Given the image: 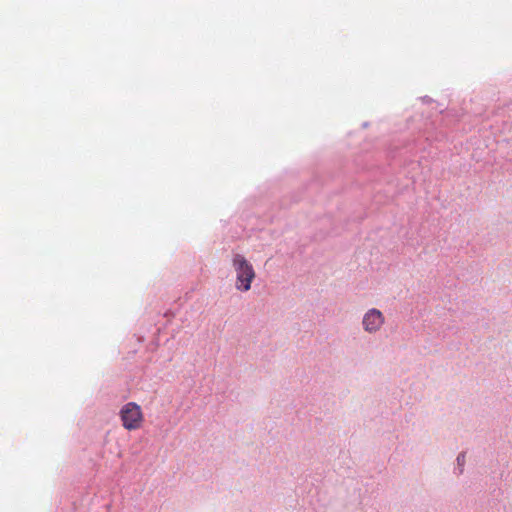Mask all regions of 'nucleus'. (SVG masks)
Instances as JSON below:
<instances>
[{"label": "nucleus", "mask_w": 512, "mask_h": 512, "mask_svg": "<svg viewBox=\"0 0 512 512\" xmlns=\"http://www.w3.org/2000/svg\"><path fill=\"white\" fill-rule=\"evenodd\" d=\"M232 264L236 272V288L240 291H248L256 274L251 263L241 254H235Z\"/></svg>", "instance_id": "1"}, {"label": "nucleus", "mask_w": 512, "mask_h": 512, "mask_svg": "<svg viewBox=\"0 0 512 512\" xmlns=\"http://www.w3.org/2000/svg\"><path fill=\"white\" fill-rule=\"evenodd\" d=\"M120 418L125 429H139L144 420L141 407L135 402L125 404L120 410Z\"/></svg>", "instance_id": "2"}, {"label": "nucleus", "mask_w": 512, "mask_h": 512, "mask_svg": "<svg viewBox=\"0 0 512 512\" xmlns=\"http://www.w3.org/2000/svg\"><path fill=\"white\" fill-rule=\"evenodd\" d=\"M385 321L384 315L378 309L368 310L363 317L362 325L366 332L376 333L381 329Z\"/></svg>", "instance_id": "3"}, {"label": "nucleus", "mask_w": 512, "mask_h": 512, "mask_svg": "<svg viewBox=\"0 0 512 512\" xmlns=\"http://www.w3.org/2000/svg\"><path fill=\"white\" fill-rule=\"evenodd\" d=\"M457 463H458V466L460 467V472H462L463 471V466L465 464V454L464 453H461V454L458 455Z\"/></svg>", "instance_id": "4"}]
</instances>
